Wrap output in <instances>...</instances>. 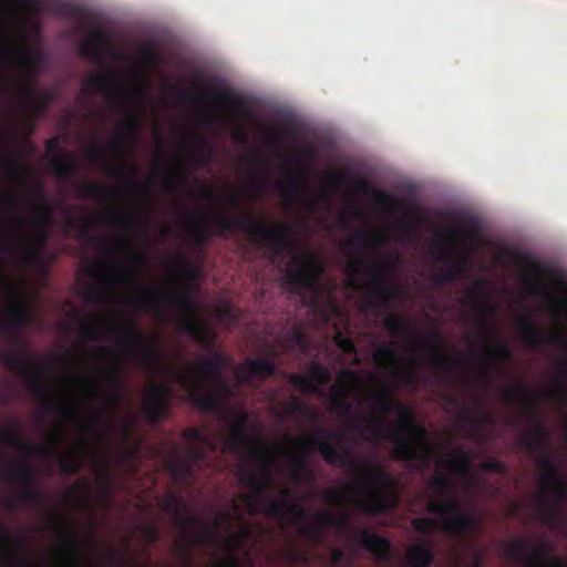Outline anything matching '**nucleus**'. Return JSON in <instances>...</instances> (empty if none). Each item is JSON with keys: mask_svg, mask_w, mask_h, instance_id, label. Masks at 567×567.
<instances>
[{"mask_svg": "<svg viewBox=\"0 0 567 567\" xmlns=\"http://www.w3.org/2000/svg\"><path fill=\"white\" fill-rule=\"evenodd\" d=\"M105 331L120 336L121 344L141 365L148 369L168 368L175 382L187 391L189 401L198 410L217 411L221 408L223 399L229 395V386L223 379V372L229 363L225 354L213 351L209 358L199 360L187 370L174 369L168 365L158 343L143 333L133 318L105 327L96 322H84L81 336L85 340L102 341Z\"/></svg>", "mask_w": 567, "mask_h": 567, "instance_id": "1", "label": "nucleus"}, {"mask_svg": "<svg viewBox=\"0 0 567 567\" xmlns=\"http://www.w3.org/2000/svg\"><path fill=\"white\" fill-rule=\"evenodd\" d=\"M334 433L326 427L316 429V435H302L297 441L299 453L292 458L290 471L296 483L313 481L315 473L309 467L308 452L318 449L322 458L330 465L348 468L362 474L369 485L368 493L357 498V505L367 515H379L395 509L400 497L396 493L398 478L384 467L357 458L344 447H336L331 440Z\"/></svg>", "mask_w": 567, "mask_h": 567, "instance_id": "2", "label": "nucleus"}, {"mask_svg": "<svg viewBox=\"0 0 567 567\" xmlns=\"http://www.w3.org/2000/svg\"><path fill=\"white\" fill-rule=\"evenodd\" d=\"M372 403L381 417L379 429H371V440L384 439L393 443V460L413 463L417 470L425 467L436 450L427 430L416 421L412 408L396 400L392 386L388 384L379 386L372 395Z\"/></svg>", "mask_w": 567, "mask_h": 567, "instance_id": "3", "label": "nucleus"}, {"mask_svg": "<svg viewBox=\"0 0 567 567\" xmlns=\"http://www.w3.org/2000/svg\"><path fill=\"white\" fill-rule=\"evenodd\" d=\"M243 230L256 243L269 248L276 256L292 247L291 231L279 225H267L252 213L235 217L219 216L214 230L204 219L190 230V240L195 247L206 246L214 235L225 236L233 230Z\"/></svg>", "mask_w": 567, "mask_h": 567, "instance_id": "4", "label": "nucleus"}, {"mask_svg": "<svg viewBox=\"0 0 567 567\" xmlns=\"http://www.w3.org/2000/svg\"><path fill=\"white\" fill-rule=\"evenodd\" d=\"M87 157L93 165L101 166L107 175L124 178L125 187L142 199V205L136 214L113 212L112 219L128 230H134L143 236L147 234V223L151 220L150 184L137 182V167L134 164H115L105 158L104 151L100 146L87 151Z\"/></svg>", "mask_w": 567, "mask_h": 567, "instance_id": "5", "label": "nucleus"}, {"mask_svg": "<svg viewBox=\"0 0 567 567\" xmlns=\"http://www.w3.org/2000/svg\"><path fill=\"white\" fill-rule=\"evenodd\" d=\"M135 303L145 311L158 312L163 305L176 307L185 312L179 323L181 330L193 338L198 344L212 350L216 336L204 322L194 317L193 295L189 289L179 287L175 291L161 297L154 291L141 289Z\"/></svg>", "mask_w": 567, "mask_h": 567, "instance_id": "6", "label": "nucleus"}, {"mask_svg": "<svg viewBox=\"0 0 567 567\" xmlns=\"http://www.w3.org/2000/svg\"><path fill=\"white\" fill-rule=\"evenodd\" d=\"M0 362L10 372L27 379L30 393L44 400L51 411L65 419H73L75 416L68 403L52 400L43 383V365L25 348H21L19 351L1 350Z\"/></svg>", "mask_w": 567, "mask_h": 567, "instance_id": "7", "label": "nucleus"}, {"mask_svg": "<svg viewBox=\"0 0 567 567\" xmlns=\"http://www.w3.org/2000/svg\"><path fill=\"white\" fill-rule=\"evenodd\" d=\"M50 444H30L20 439L14 430L0 427V444L12 446L23 451L25 454L31 456H39L43 458H51L58 456V463L61 473L64 476H73L79 474L83 467V460L90 452L89 442L82 439L78 446L66 454L58 453V446L60 445V436L56 434L49 435Z\"/></svg>", "mask_w": 567, "mask_h": 567, "instance_id": "8", "label": "nucleus"}, {"mask_svg": "<svg viewBox=\"0 0 567 567\" xmlns=\"http://www.w3.org/2000/svg\"><path fill=\"white\" fill-rule=\"evenodd\" d=\"M538 466L542 471L540 485L544 492L536 497L537 507L544 524H558V511L567 502V476L559 472L548 450L539 452Z\"/></svg>", "mask_w": 567, "mask_h": 567, "instance_id": "9", "label": "nucleus"}, {"mask_svg": "<svg viewBox=\"0 0 567 567\" xmlns=\"http://www.w3.org/2000/svg\"><path fill=\"white\" fill-rule=\"evenodd\" d=\"M501 398L506 403H519L524 408V416L533 424V429L525 432L519 440L520 445L528 452L548 450L550 433L544 424L539 411V398L526 384H518L505 389Z\"/></svg>", "mask_w": 567, "mask_h": 567, "instance_id": "10", "label": "nucleus"}, {"mask_svg": "<svg viewBox=\"0 0 567 567\" xmlns=\"http://www.w3.org/2000/svg\"><path fill=\"white\" fill-rule=\"evenodd\" d=\"M161 508L173 516L175 524L187 539V545L182 548V555L186 560L184 567H193L189 563V545L212 544L218 537L217 528L219 524L209 526L199 516L189 514L185 511L181 498L173 493L167 494L162 499Z\"/></svg>", "mask_w": 567, "mask_h": 567, "instance_id": "11", "label": "nucleus"}, {"mask_svg": "<svg viewBox=\"0 0 567 567\" xmlns=\"http://www.w3.org/2000/svg\"><path fill=\"white\" fill-rule=\"evenodd\" d=\"M426 511L439 515L442 520L441 532L453 537L465 538L481 528V519L474 514L463 511L456 501L434 499L427 503Z\"/></svg>", "mask_w": 567, "mask_h": 567, "instance_id": "12", "label": "nucleus"}, {"mask_svg": "<svg viewBox=\"0 0 567 567\" xmlns=\"http://www.w3.org/2000/svg\"><path fill=\"white\" fill-rule=\"evenodd\" d=\"M392 261L382 259L364 267L369 277L364 305L372 310L389 308L392 299L398 295V287L390 280Z\"/></svg>", "mask_w": 567, "mask_h": 567, "instance_id": "13", "label": "nucleus"}, {"mask_svg": "<svg viewBox=\"0 0 567 567\" xmlns=\"http://www.w3.org/2000/svg\"><path fill=\"white\" fill-rule=\"evenodd\" d=\"M323 274V266L312 252L290 261L285 271L284 289L292 293L313 291L318 279Z\"/></svg>", "mask_w": 567, "mask_h": 567, "instance_id": "14", "label": "nucleus"}, {"mask_svg": "<svg viewBox=\"0 0 567 567\" xmlns=\"http://www.w3.org/2000/svg\"><path fill=\"white\" fill-rule=\"evenodd\" d=\"M37 217L31 235H23L24 259L30 265L44 266L42 248L48 241L49 227L53 221L54 208L50 199L35 205Z\"/></svg>", "mask_w": 567, "mask_h": 567, "instance_id": "15", "label": "nucleus"}, {"mask_svg": "<svg viewBox=\"0 0 567 567\" xmlns=\"http://www.w3.org/2000/svg\"><path fill=\"white\" fill-rule=\"evenodd\" d=\"M506 556L514 563H528L529 567H567V561L559 556H550L546 543L530 546L526 540L517 538L505 547Z\"/></svg>", "mask_w": 567, "mask_h": 567, "instance_id": "16", "label": "nucleus"}, {"mask_svg": "<svg viewBox=\"0 0 567 567\" xmlns=\"http://www.w3.org/2000/svg\"><path fill=\"white\" fill-rule=\"evenodd\" d=\"M7 478L19 485L17 495L19 503L30 504L37 507H47L48 497L38 488V477L34 468L25 462L16 461L7 471Z\"/></svg>", "mask_w": 567, "mask_h": 567, "instance_id": "17", "label": "nucleus"}, {"mask_svg": "<svg viewBox=\"0 0 567 567\" xmlns=\"http://www.w3.org/2000/svg\"><path fill=\"white\" fill-rule=\"evenodd\" d=\"M258 464V475L248 466L241 465L238 470L239 483L254 492L251 497H258L266 494L274 482L271 465L275 458V452L261 447L259 455L251 457Z\"/></svg>", "mask_w": 567, "mask_h": 567, "instance_id": "18", "label": "nucleus"}, {"mask_svg": "<svg viewBox=\"0 0 567 567\" xmlns=\"http://www.w3.org/2000/svg\"><path fill=\"white\" fill-rule=\"evenodd\" d=\"M9 300L8 318L3 323V329L9 333L10 339L20 344L19 332L30 322L31 313L27 298L22 295L19 287L9 285L6 289Z\"/></svg>", "mask_w": 567, "mask_h": 567, "instance_id": "19", "label": "nucleus"}, {"mask_svg": "<svg viewBox=\"0 0 567 567\" xmlns=\"http://www.w3.org/2000/svg\"><path fill=\"white\" fill-rule=\"evenodd\" d=\"M377 367L390 371L402 385H416L419 372L415 363L401 364V360L394 350V343L384 344L373 353Z\"/></svg>", "mask_w": 567, "mask_h": 567, "instance_id": "20", "label": "nucleus"}, {"mask_svg": "<svg viewBox=\"0 0 567 567\" xmlns=\"http://www.w3.org/2000/svg\"><path fill=\"white\" fill-rule=\"evenodd\" d=\"M111 353L109 347H96L94 349V354L100 360L110 359L109 364L101 371V378L112 392L106 396V404L110 409H113L117 405L123 390V367L120 360L111 358Z\"/></svg>", "mask_w": 567, "mask_h": 567, "instance_id": "21", "label": "nucleus"}, {"mask_svg": "<svg viewBox=\"0 0 567 567\" xmlns=\"http://www.w3.org/2000/svg\"><path fill=\"white\" fill-rule=\"evenodd\" d=\"M344 381L358 383L360 381L359 374L350 369H344L340 372L337 380V385L332 389L333 395L331 398V404L333 410L343 416H350L348 425L354 431L362 429L361 421L354 416H351L352 405L348 401L350 388Z\"/></svg>", "mask_w": 567, "mask_h": 567, "instance_id": "22", "label": "nucleus"}, {"mask_svg": "<svg viewBox=\"0 0 567 567\" xmlns=\"http://www.w3.org/2000/svg\"><path fill=\"white\" fill-rule=\"evenodd\" d=\"M293 497L290 487L279 489L277 496L269 498L266 494L258 497H247L248 512L250 514L261 513L268 517L284 519L287 508Z\"/></svg>", "mask_w": 567, "mask_h": 567, "instance_id": "23", "label": "nucleus"}, {"mask_svg": "<svg viewBox=\"0 0 567 567\" xmlns=\"http://www.w3.org/2000/svg\"><path fill=\"white\" fill-rule=\"evenodd\" d=\"M53 524L62 549L72 560L73 567H92L85 559L83 543L73 530V525L65 523L60 515H53Z\"/></svg>", "mask_w": 567, "mask_h": 567, "instance_id": "24", "label": "nucleus"}, {"mask_svg": "<svg viewBox=\"0 0 567 567\" xmlns=\"http://www.w3.org/2000/svg\"><path fill=\"white\" fill-rule=\"evenodd\" d=\"M81 92L85 95L99 93L113 96L114 102L112 104L117 107L126 109L130 103V97L121 91L117 81L109 72L87 78L81 87Z\"/></svg>", "mask_w": 567, "mask_h": 567, "instance_id": "25", "label": "nucleus"}, {"mask_svg": "<svg viewBox=\"0 0 567 567\" xmlns=\"http://www.w3.org/2000/svg\"><path fill=\"white\" fill-rule=\"evenodd\" d=\"M286 380L302 392L319 394L320 386L331 381V373L327 367L315 362L309 368V374L286 373Z\"/></svg>", "mask_w": 567, "mask_h": 567, "instance_id": "26", "label": "nucleus"}, {"mask_svg": "<svg viewBox=\"0 0 567 567\" xmlns=\"http://www.w3.org/2000/svg\"><path fill=\"white\" fill-rule=\"evenodd\" d=\"M349 516L346 513L320 511L313 514V523L308 520L300 527V535L310 539H318L324 528L348 529Z\"/></svg>", "mask_w": 567, "mask_h": 567, "instance_id": "27", "label": "nucleus"}, {"mask_svg": "<svg viewBox=\"0 0 567 567\" xmlns=\"http://www.w3.org/2000/svg\"><path fill=\"white\" fill-rule=\"evenodd\" d=\"M171 408V390L165 384L153 385L150 392V398L145 402L143 412L145 419L156 424L162 421Z\"/></svg>", "mask_w": 567, "mask_h": 567, "instance_id": "28", "label": "nucleus"}, {"mask_svg": "<svg viewBox=\"0 0 567 567\" xmlns=\"http://www.w3.org/2000/svg\"><path fill=\"white\" fill-rule=\"evenodd\" d=\"M417 344L427 348L432 355L430 359L431 367L449 372L453 367H458L463 363L462 360L446 355L441 348V339L437 333L421 334L414 333Z\"/></svg>", "mask_w": 567, "mask_h": 567, "instance_id": "29", "label": "nucleus"}, {"mask_svg": "<svg viewBox=\"0 0 567 567\" xmlns=\"http://www.w3.org/2000/svg\"><path fill=\"white\" fill-rule=\"evenodd\" d=\"M110 50V37L102 30H94L80 47V55L89 61H101Z\"/></svg>", "mask_w": 567, "mask_h": 567, "instance_id": "30", "label": "nucleus"}, {"mask_svg": "<svg viewBox=\"0 0 567 567\" xmlns=\"http://www.w3.org/2000/svg\"><path fill=\"white\" fill-rule=\"evenodd\" d=\"M276 371L277 364L268 358L247 359L238 368L239 377L244 382L254 378L265 380L274 375Z\"/></svg>", "mask_w": 567, "mask_h": 567, "instance_id": "31", "label": "nucleus"}, {"mask_svg": "<svg viewBox=\"0 0 567 567\" xmlns=\"http://www.w3.org/2000/svg\"><path fill=\"white\" fill-rule=\"evenodd\" d=\"M520 337L523 342L530 349H538L544 344H561L566 340L560 333L544 337L540 330L528 319L522 320Z\"/></svg>", "mask_w": 567, "mask_h": 567, "instance_id": "32", "label": "nucleus"}, {"mask_svg": "<svg viewBox=\"0 0 567 567\" xmlns=\"http://www.w3.org/2000/svg\"><path fill=\"white\" fill-rule=\"evenodd\" d=\"M123 128L126 134H116L112 136L109 142V148L118 155L127 153L131 141L135 138L140 130V123L133 113H127V116L123 123Z\"/></svg>", "mask_w": 567, "mask_h": 567, "instance_id": "33", "label": "nucleus"}, {"mask_svg": "<svg viewBox=\"0 0 567 567\" xmlns=\"http://www.w3.org/2000/svg\"><path fill=\"white\" fill-rule=\"evenodd\" d=\"M352 539L373 554L377 558H384L389 554V540L367 528H361L354 532L352 534Z\"/></svg>", "mask_w": 567, "mask_h": 567, "instance_id": "34", "label": "nucleus"}, {"mask_svg": "<svg viewBox=\"0 0 567 567\" xmlns=\"http://www.w3.org/2000/svg\"><path fill=\"white\" fill-rule=\"evenodd\" d=\"M21 93L35 115H41L48 111L51 103L55 100V93L52 91H40L35 84H24Z\"/></svg>", "mask_w": 567, "mask_h": 567, "instance_id": "35", "label": "nucleus"}, {"mask_svg": "<svg viewBox=\"0 0 567 567\" xmlns=\"http://www.w3.org/2000/svg\"><path fill=\"white\" fill-rule=\"evenodd\" d=\"M79 171L78 162L68 155L56 153L49 162V172L56 178L69 182Z\"/></svg>", "mask_w": 567, "mask_h": 567, "instance_id": "36", "label": "nucleus"}, {"mask_svg": "<svg viewBox=\"0 0 567 567\" xmlns=\"http://www.w3.org/2000/svg\"><path fill=\"white\" fill-rule=\"evenodd\" d=\"M208 92L210 95L215 96L220 104L229 107L235 115L241 117L247 115L241 97L229 89L220 87L218 84H212L208 86Z\"/></svg>", "mask_w": 567, "mask_h": 567, "instance_id": "37", "label": "nucleus"}, {"mask_svg": "<svg viewBox=\"0 0 567 567\" xmlns=\"http://www.w3.org/2000/svg\"><path fill=\"white\" fill-rule=\"evenodd\" d=\"M406 559L411 567H429L434 563L433 543L426 538L421 544L406 549Z\"/></svg>", "mask_w": 567, "mask_h": 567, "instance_id": "38", "label": "nucleus"}, {"mask_svg": "<svg viewBox=\"0 0 567 567\" xmlns=\"http://www.w3.org/2000/svg\"><path fill=\"white\" fill-rule=\"evenodd\" d=\"M250 536V529L244 528L236 532L230 537L223 538L224 550L228 554L227 558L217 564L215 567H239V560L233 555L234 551L239 549L245 540Z\"/></svg>", "mask_w": 567, "mask_h": 567, "instance_id": "39", "label": "nucleus"}, {"mask_svg": "<svg viewBox=\"0 0 567 567\" xmlns=\"http://www.w3.org/2000/svg\"><path fill=\"white\" fill-rule=\"evenodd\" d=\"M226 447L234 453H247L250 457L259 455L260 446L252 444L247 435L238 433V431H230L225 441Z\"/></svg>", "mask_w": 567, "mask_h": 567, "instance_id": "40", "label": "nucleus"}, {"mask_svg": "<svg viewBox=\"0 0 567 567\" xmlns=\"http://www.w3.org/2000/svg\"><path fill=\"white\" fill-rule=\"evenodd\" d=\"M466 269L467 259L465 256H461L454 265L434 272L432 275V281L439 286L451 284L455 281L460 277V275L465 272Z\"/></svg>", "mask_w": 567, "mask_h": 567, "instance_id": "41", "label": "nucleus"}, {"mask_svg": "<svg viewBox=\"0 0 567 567\" xmlns=\"http://www.w3.org/2000/svg\"><path fill=\"white\" fill-rule=\"evenodd\" d=\"M167 470L172 474L173 478L179 483L190 482L195 477L197 471L193 466L192 462L184 457H177L168 462Z\"/></svg>", "mask_w": 567, "mask_h": 567, "instance_id": "42", "label": "nucleus"}, {"mask_svg": "<svg viewBox=\"0 0 567 567\" xmlns=\"http://www.w3.org/2000/svg\"><path fill=\"white\" fill-rule=\"evenodd\" d=\"M430 487L433 489V495L430 502L439 499L440 502L453 501L451 495L454 489L452 480L445 474H436L430 481Z\"/></svg>", "mask_w": 567, "mask_h": 567, "instance_id": "43", "label": "nucleus"}, {"mask_svg": "<svg viewBox=\"0 0 567 567\" xmlns=\"http://www.w3.org/2000/svg\"><path fill=\"white\" fill-rule=\"evenodd\" d=\"M327 182L331 187H339L342 184L349 183L352 188L358 192L367 193L370 188V184L367 178L362 176H348L340 173H329Z\"/></svg>", "mask_w": 567, "mask_h": 567, "instance_id": "44", "label": "nucleus"}, {"mask_svg": "<svg viewBox=\"0 0 567 567\" xmlns=\"http://www.w3.org/2000/svg\"><path fill=\"white\" fill-rule=\"evenodd\" d=\"M373 244L374 239L363 234H357L349 241L342 244L344 255L353 270H358L360 265L358 262V255L351 249V246L371 247Z\"/></svg>", "mask_w": 567, "mask_h": 567, "instance_id": "45", "label": "nucleus"}, {"mask_svg": "<svg viewBox=\"0 0 567 567\" xmlns=\"http://www.w3.org/2000/svg\"><path fill=\"white\" fill-rule=\"evenodd\" d=\"M187 154L196 165H208L210 162V148L206 141H199L197 145L188 142L182 143Z\"/></svg>", "mask_w": 567, "mask_h": 567, "instance_id": "46", "label": "nucleus"}, {"mask_svg": "<svg viewBox=\"0 0 567 567\" xmlns=\"http://www.w3.org/2000/svg\"><path fill=\"white\" fill-rule=\"evenodd\" d=\"M182 435L187 441L194 442L202 446H207V450H209L210 452H216L217 450L216 443L203 427H187L183 430Z\"/></svg>", "mask_w": 567, "mask_h": 567, "instance_id": "47", "label": "nucleus"}, {"mask_svg": "<svg viewBox=\"0 0 567 567\" xmlns=\"http://www.w3.org/2000/svg\"><path fill=\"white\" fill-rule=\"evenodd\" d=\"M470 306L475 310L480 326L484 332H488L487 316L495 311L492 302L487 298L474 297L468 302Z\"/></svg>", "mask_w": 567, "mask_h": 567, "instance_id": "48", "label": "nucleus"}, {"mask_svg": "<svg viewBox=\"0 0 567 567\" xmlns=\"http://www.w3.org/2000/svg\"><path fill=\"white\" fill-rule=\"evenodd\" d=\"M437 464L441 467L450 468L462 474H467L471 467V460L466 453L462 452L456 457L440 456Z\"/></svg>", "mask_w": 567, "mask_h": 567, "instance_id": "49", "label": "nucleus"}, {"mask_svg": "<svg viewBox=\"0 0 567 567\" xmlns=\"http://www.w3.org/2000/svg\"><path fill=\"white\" fill-rule=\"evenodd\" d=\"M79 198L107 199L110 190L103 184L96 182L84 183L78 192Z\"/></svg>", "mask_w": 567, "mask_h": 567, "instance_id": "50", "label": "nucleus"}, {"mask_svg": "<svg viewBox=\"0 0 567 567\" xmlns=\"http://www.w3.org/2000/svg\"><path fill=\"white\" fill-rule=\"evenodd\" d=\"M484 349L491 359L498 362H507L513 358L512 350L498 338L494 339L493 343H485Z\"/></svg>", "mask_w": 567, "mask_h": 567, "instance_id": "51", "label": "nucleus"}, {"mask_svg": "<svg viewBox=\"0 0 567 567\" xmlns=\"http://www.w3.org/2000/svg\"><path fill=\"white\" fill-rule=\"evenodd\" d=\"M383 323L386 331L393 336H408L412 333L408 321L399 315L388 316Z\"/></svg>", "mask_w": 567, "mask_h": 567, "instance_id": "52", "label": "nucleus"}, {"mask_svg": "<svg viewBox=\"0 0 567 567\" xmlns=\"http://www.w3.org/2000/svg\"><path fill=\"white\" fill-rule=\"evenodd\" d=\"M65 16L80 20L83 24H92L94 22L93 14L83 7L73 3L63 4L61 8Z\"/></svg>", "mask_w": 567, "mask_h": 567, "instance_id": "53", "label": "nucleus"}, {"mask_svg": "<svg viewBox=\"0 0 567 567\" xmlns=\"http://www.w3.org/2000/svg\"><path fill=\"white\" fill-rule=\"evenodd\" d=\"M460 417L463 422L473 426H481L491 423L492 419L488 415H478L473 408L463 405L460 412Z\"/></svg>", "mask_w": 567, "mask_h": 567, "instance_id": "54", "label": "nucleus"}, {"mask_svg": "<svg viewBox=\"0 0 567 567\" xmlns=\"http://www.w3.org/2000/svg\"><path fill=\"white\" fill-rule=\"evenodd\" d=\"M90 228L91 226L89 224H85L84 229L82 231L83 238H90L94 241V244L99 247V249L109 256H116L120 252V246L115 243H107L101 238L97 237H91L90 236Z\"/></svg>", "mask_w": 567, "mask_h": 567, "instance_id": "55", "label": "nucleus"}, {"mask_svg": "<svg viewBox=\"0 0 567 567\" xmlns=\"http://www.w3.org/2000/svg\"><path fill=\"white\" fill-rule=\"evenodd\" d=\"M286 412L289 415H306L310 413V417H317V411H310L309 408L298 398L292 396L286 405Z\"/></svg>", "mask_w": 567, "mask_h": 567, "instance_id": "56", "label": "nucleus"}, {"mask_svg": "<svg viewBox=\"0 0 567 567\" xmlns=\"http://www.w3.org/2000/svg\"><path fill=\"white\" fill-rule=\"evenodd\" d=\"M354 494V488L352 485L344 484L342 485L338 491H327L323 494V498L327 503L337 505L339 504L344 497L351 496Z\"/></svg>", "mask_w": 567, "mask_h": 567, "instance_id": "57", "label": "nucleus"}, {"mask_svg": "<svg viewBox=\"0 0 567 567\" xmlns=\"http://www.w3.org/2000/svg\"><path fill=\"white\" fill-rule=\"evenodd\" d=\"M413 529L421 535L429 536L433 528L439 527V522L430 517H417L412 520Z\"/></svg>", "mask_w": 567, "mask_h": 567, "instance_id": "58", "label": "nucleus"}, {"mask_svg": "<svg viewBox=\"0 0 567 567\" xmlns=\"http://www.w3.org/2000/svg\"><path fill=\"white\" fill-rule=\"evenodd\" d=\"M205 449H207V446L197 444L196 446L189 447L183 457L192 462L193 466L197 470L199 464L207 462V454Z\"/></svg>", "mask_w": 567, "mask_h": 567, "instance_id": "59", "label": "nucleus"}, {"mask_svg": "<svg viewBox=\"0 0 567 567\" xmlns=\"http://www.w3.org/2000/svg\"><path fill=\"white\" fill-rule=\"evenodd\" d=\"M480 470L487 473H497L506 475L508 473V466L498 460L487 457L480 464Z\"/></svg>", "mask_w": 567, "mask_h": 567, "instance_id": "60", "label": "nucleus"}, {"mask_svg": "<svg viewBox=\"0 0 567 567\" xmlns=\"http://www.w3.org/2000/svg\"><path fill=\"white\" fill-rule=\"evenodd\" d=\"M140 62L145 66H154L158 62V55L154 44L146 43L142 47L140 53Z\"/></svg>", "mask_w": 567, "mask_h": 567, "instance_id": "61", "label": "nucleus"}, {"mask_svg": "<svg viewBox=\"0 0 567 567\" xmlns=\"http://www.w3.org/2000/svg\"><path fill=\"white\" fill-rule=\"evenodd\" d=\"M286 514L292 516L295 520L298 523V529L308 523V516L306 509L293 498L290 502L289 508H287Z\"/></svg>", "mask_w": 567, "mask_h": 567, "instance_id": "62", "label": "nucleus"}, {"mask_svg": "<svg viewBox=\"0 0 567 567\" xmlns=\"http://www.w3.org/2000/svg\"><path fill=\"white\" fill-rule=\"evenodd\" d=\"M141 451V444L138 442L128 445L120 455V461L136 465L138 461V454Z\"/></svg>", "mask_w": 567, "mask_h": 567, "instance_id": "63", "label": "nucleus"}, {"mask_svg": "<svg viewBox=\"0 0 567 567\" xmlns=\"http://www.w3.org/2000/svg\"><path fill=\"white\" fill-rule=\"evenodd\" d=\"M178 265L182 271V275L189 281H195L199 277V268L186 260H178Z\"/></svg>", "mask_w": 567, "mask_h": 567, "instance_id": "64", "label": "nucleus"}]
</instances>
